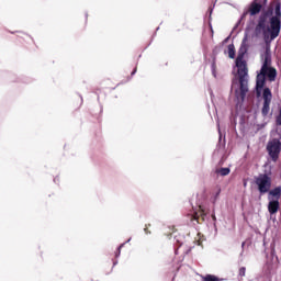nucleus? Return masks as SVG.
Here are the masks:
<instances>
[{"instance_id": "nucleus-1", "label": "nucleus", "mask_w": 281, "mask_h": 281, "mask_svg": "<svg viewBox=\"0 0 281 281\" xmlns=\"http://www.w3.org/2000/svg\"><path fill=\"white\" fill-rule=\"evenodd\" d=\"M249 36L245 34L241 45L235 61L237 72L233 78L232 91H235V97L241 102L245 101L247 91H249V70L247 69V61H245V55L247 54V41Z\"/></svg>"}, {"instance_id": "nucleus-2", "label": "nucleus", "mask_w": 281, "mask_h": 281, "mask_svg": "<svg viewBox=\"0 0 281 281\" xmlns=\"http://www.w3.org/2000/svg\"><path fill=\"white\" fill-rule=\"evenodd\" d=\"M270 26H268V37L270 34V41H276L280 36L281 30V3L277 2L274 7V15L269 20Z\"/></svg>"}, {"instance_id": "nucleus-3", "label": "nucleus", "mask_w": 281, "mask_h": 281, "mask_svg": "<svg viewBox=\"0 0 281 281\" xmlns=\"http://www.w3.org/2000/svg\"><path fill=\"white\" fill-rule=\"evenodd\" d=\"M255 183L260 194H267L271 190V178L266 173H260L255 178Z\"/></svg>"}, {"instance_id": "nucleus-4", "label": "nucleus", "mask_w": 281, "mask_h": 281, "mask_svg": "<svg viewBox=\"0 0 281 281\" xmlns=\"http://www.w3.org/2000/svg\"><path fill=\"white\" fill-rule=\"evenodd\" d=\"M267 151L272 161H278L281 153V142L278 138H272L267 144Z\"/></svg>"}, {"instance_id": "nucleus-5", "label": "nucleus", "mask_w": 281, "mask_h": 281, "mask_svg": "<svg viewBox=\"0 0 281 281\" xmlns=\"http://www.w3.org/2000/svg\"><path fill=\"white\" fill-rule=\"evenodd\" d=\"M262 98H263V106H262L261 113L262 115H269L271 100L273 98V94L271 93V89L265 88Z\"/></svg>"}, {"instance_id": "nucleus-6", "label": "nucleus", "mask_w": 281, "mask_h": 281, "mask_svg": "<svg viewBox=\"0 0 281 281\" xmlns=\"http://www.w3.org/2000/svg\"><path fill=\"white\" fill-rule=\"evenodd\" d=\"M267 26V15H261L259 18L258 24L255 29L256 34H260L262 32L265 41L269 38V32Z\"/></svg>"}, {"instance_id": "nucleus-7", "label": "nucleus", "mask_w": 281, "mask_h": 281, "mask_svg": "<svg viewBox=\"0 0 281 281\" xmlns=\"http://www.w3.org/2000/svg\"><path fill=\"white\" fill-rule=\"evenodd\" d=\"M261 71V74L263 75V76H267L268 77V79L270 80V82H274L276 81V78L278 77V70H276V68H273V67H268V68H266V70L265 71H262V69L260 70Z\"/></svg>"}, {"instance_id": "nucleus-8", "label": "nucleus", "mask_w": 281, "mask_h": 281, "mask_svg": "<svg viewBox=\"0 0 281 281\" xmlns=\"http://www.w3.org/2000/svg\"><path fill=\"white\" fill-rule=\"evenodd\" d=\"M268 212L269 214L273 215V214H278V210H280V200L276 199V200H268Z\"/></svg>"}, {"instance_id": "nucleus-9", "label": "nucleus", "mask_w": 281, "mask_h": 281, "mask_svg": "<svg viewBox=\"0 0 281 281\" xmlns=\"http://www.w3.org/2000/svg\"><path fill=\"white\" fill-rule=\"evenodd\" d=\"M280 196H281V187H277L268 191V200L277 199V201H280Z\"/></svg>"}, {"instance_id": "nucleus-10", "label": "nucleus", "mask_w": 281, "mask_h": 281, "mask_svg": "<svg viewBox=\"0 0 281 281\" xmlns=\"http://www.w3.org/2000/svg\"><path fill=\"white\" fill-rule=\"evenodd\" d=\"M265 77L266 76L262 72L257 75V81H256L257 93H260L262 91V88L265 87V82H266Z\"/></svg>"}, {"instance_id": "nucleus-11", "label": "nucleus", "mask_w": 281, "mask_h": 281, "mask_svg": "<svg viewBox=\"0 0 281 281\" xmlns=\"http://www.w3.org/2000/svg\"><path fill=\"white\" fill-rule=\"evenodd\" d=\"M262 10V4L258 2H252L250 5V16H256Z\"/></svg>"}, {"instance_id": "nucleus-12", "label": "nucleus", "mask_w": 281, "mask_h": 281, "mask_svg": "<svg viewBox=\"0 0 281 281\" xmlns=\"http://www.w3.org/2000/svg\"><path fill=\"white\" fill-rule=\"evenodd\" d=\"M269 67H271V54H269V52H266L261 69H262V71H266L267 68H269Z\"/></svg>"}, {"instance_id": "nucleus-13", "label": "nucleus", "mask_w": 281, "mask_h": 281, "mask_svg": "<svg viewBox=\"0 0 281 281\" xmlns=\"http://www.w3.org/2000/svg\"><path fill=\"white\" fill-rule=\"evenodd\" d=\"M227 49H228V58H232V59L236 58V48L234 44H229Z\"/></svg>"}, {"instance_id": "nucleus-14", "label": "nucleus", "mask_w": 281, "mask_h": 281, "mask_svg": "<svg viewBox=\"0 0 281 281\" xmlns=\"http://www.w3.org/2000/svg\"><path fill=\"white\" fill-rule=\"evenodd\" d=\"M217 175H220L221 177H227V175H229L231 169L225 167V168H221L217 171Z\"/></svg>"}, {"instance_id": "nucleus-15", "label": "nucleus", "mask_w": 281, "mask_h": 281, "mask_svg": "<svg viewBox=\"0 0 281 281\" xmlns=\"http://www.w3.org/2000/svg\"><path fill=\"white\" fill-rule=\"evenodd\" d=\"M202 281H221V279L214 274H206L205 277H202Z\"/></svg>"}, {"instance_id": "nucleus-16", "label": "nucleus", "mask_w": 281, "mask_h": 281, "mask_svg": "<svg viewBox=\"0 0 281 281\" xmlns=\"http://www.w3.org/2000/svg\"><path fill=\"white\" fill-rule=\"evenodd\" d=\"M277 124H278V126H281V106L279 110V115L277 116Z\"/></svg>"}, {"instance_id": "nucleus-17", "label": "nucleus", "mask_w": 281, "mask_h": 281, "mask_svg": "<svg viewBox=\"0 0 281 281\" xmlns=\"http://www.w3.org/2000/svg\"><path fill=\"white\" fill-rule=\"evenodd\" d=\"M125 244H121L117 248L116 258H120V254H122V247H124Z\"/></svg>"}, {"instance_id": "nucleus-18", "label": "nucleus", "mask_w": 281, "mask_h": 281, "mask_svg": "<svg viewBox=\"0 0 281 281\" xmlns=\"http://www.w3.org/2000/svg\"><path fill=\"white\" fill-rule=\"evenodd\" d=\"M212 75L216 78V69L214 68V65L212 66Z\"/></svg>"}, {"instance_id": "nucleus-19", "label": "nucleus", "mask_w": 281, "mask_h": 281, "mask_svg": "<svg viewBox=\"0 0 281 281\" xmlns=\"http://www.w3.org/2000/svg\"><path fill=\"white\" fill-rule=\"evenodd\" d=\"M245 271H246V269L243 267V268H240L239 269V273H240V276H245Z\"/></svg>"}, {"instance_id": "nucleus-20", "label": "nucleus", "mask_w": 281, "mask_h": 281, "mask_svg": "<svg viewBox=\"0 0 281 281\" xmlns=\"http://www.w3.org/2000/svg\"><path fill=\"white\" fill-rule=\"evenodd\" d=\"M218 194H221V190H218L215 194V199H218Z\"/></svg>"}, {"instance_id": "nucleus-21", "label": "nucleus", "mask_w": 281, "mask_h": 281, "mask_svg": "<svg viewBox=\"0 0 281 281\" xmlns=\"http://www.w3.org/2000/svg\"><path fill=\"white\" fill-rule=\"evenodd\" d=\"M135 74H137V69L133 70L132 76H135Z\"/></svg>"}, {"instance_id": "nucleus-22", "label": "nucleus", "mask_w": 281, "mask_h": 281, "mask_svg": "<svg viewBox=\"0 0 281 281\" xmlns=\"http://www.w3.org/2000/svg\"><path fill=\"white\" fill-rule=\"evenodd\" d=\"M213 221H216V215H212Z\"/></svg>"}, {"instance_id": "nucleus-23", "label": "nucleus", "mask_w": 281, "mask_h": 281, "mask_svg": "<svg viewBox=\"0 0 281 281\" xmlns=\"http://www.w3.org/2000/svg\"><path fill=\"white\" fill-rule=\"evenodd\" d=\"M54 181H55V183H56V182L58 181V178H55Z\"/></svg>"}, {"instance_id": "nucleus-24", "label": "nucleus", "mask_w": 281, "mask_h": 281, "mask_svg": "<svg viewBox=\"0 0 281 281\" xmlns=\"http://www.w3.org/2000/svg\"><path fill=\"white\" fill-rule=\"evenodd\" d=\"M241 247H245V241L241 244Z\"/></svg>"}, {"instance_id": "nucleus-25", "label": "nucleus", "mask_w": 281, "mask_h": 281, "mask_svg": "<svg viewBox=\"0 0 281 281\" xmlns=\"http://www.w3.org/2000/svg\"><path fill=\"white\" fill-rule=\"evenodd\" d=\"M126 243H131V238L130 239H127V241Z\"/></svg>"}, {"instance_id": "nucleus-26", "label": "nucleus", "mask_w": 281, "mask_h": 281, "mask_svg": "<svg viewBox=\"0 0 281 281\" xmlns=\"http://www.w3.org/2000/svg\"><path fill=\"white\" fill-rule=\"evenodd\" d=\"M217 126H220V123L217 122Z\"/></svg>"}]
</instances>
